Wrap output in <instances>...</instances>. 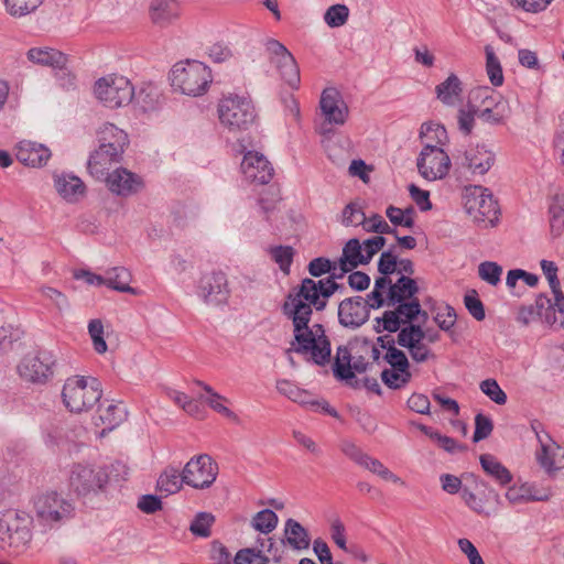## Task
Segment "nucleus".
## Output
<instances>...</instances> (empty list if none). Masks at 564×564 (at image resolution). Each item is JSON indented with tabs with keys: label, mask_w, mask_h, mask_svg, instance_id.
<instances>
[{
	"label": "nucleus",
	"mask_w": 564,
	"mask_h": 564,
	"mask_svg": "<svg viewBox=\"0 0 564 564\" xmlns=\"http://www.w3.org/2000/svg\"><path fill=\"white\" fill-rule=\"evenodd\" d=\"M362 228L367 232H376L380 235H397V229L391 227L379 214H373L366 221Z\"/></svg>",
	"instance_id": "6e6d98bb"
},
{
	"label": "nucleus",
	"mask_w": 564,
	"mask_h": 564,
	"mask_svg": "<svg viewBox=\"0 0 564 564\" xmlns=\"http://www.w3.org/2000/svg\"><path fill=\"white\" fill-rule=\"evenodd\" d=\"M198 294L207 304L219 305L225 303L229 296L226 274L217 271L203 275L198 286Z\"/></svg>",
	"instance_id": "f3484780"
},
{
	"label": "nucleus",
	"mask_w": 564,
	"mask_h": 564,
	"mask_svg": "<svg viewBox=\"0 0 564 564\" xmlns=\"http://www.w3.org/2000/svg\"><path fill=\"white\" fill-rule=\"evenodd\" d=\"M479 462L484 471L500 486H507L512 481V474L494 455L482 454Z\"/></svg>",
	"instance_id": "e433bc0d"
},
{
	"label": "nucleus",
	"mask_w": 564,
	"mask_h": 564,
	"mask_svg": "<svg viewBox=\"0 0 564 564\" xmlns=\"http://www.w3.org/2000/svg\"><path fill=\"white\" fill-rule=\"evenodd\" d=\"M160 91L156 86L148 84L134 91L133 100L143 111H152L160 104Z\"/></svg>",
	"instance_id": "79ce46f5"
},
{
	"label": "nucleus",
	"mask_w": 564,
	"mask_h": 564,
	"mask_svg": "<svg viewBox=\"0 0 564 564\" xmlns=\"http://www.w3.org/2000/svg\"><path fill=\"white\" fill-rule=\"evenodd\" d=\"M343 265H347L350 269H356L359 265L367 264L365 260V253L362 252V246L357 238L349 239L344 248L341 257L338 259Z\"/></svg>",
	"instance_id": "a19ab883"
},
{
	"label": "nucleus",
	"mask_w": 564,
	"mask_h": 564,
	"mask_svg": "<svg viewBox=\"0 0 564 564\" xmlns=\"http://www.w3.org/2000/svg\"><path fill=\"white\" fill-rule=\"evenodd\" d=\"M170 79L172 86L182 94L197 97L207 91L213 77L210 69L204 63L186 61L173 66Z\"/></svg>",
	"instance_id": "423d86ee"
},
{
	"label": "nucleus",
	"mask_w": 564,
	"mask_h": 564,
	"mask_svg": "<svg viewBox=\"0 0 564 564\" xmlns=\"http://www.w3.org/2000/svg\"><path fill=\"white\" fill-rule=\"evenodd\" d=\"M480 390L495 403L502 405L507 402L506 392L499 387L495 379H486L480 383Z\"/></svg>",
	"instance_id": "680f3d73"
},
{
	"label": "nucleus",
	"mask_w": 564,
	"mask_h": 564,
	"mask_svg": "<svg viewBox=\"0 0 564 564\" xmlns=\"http://www.w3.org/2000/svg\"><path fill=\"white\" fill-rule=\"evenodd\" d=\"M319 107L325 121L329 124L343 126L348 117V107L334 88L322 93Z\"/></svg>",
	"instance_id": "4be33fe9"
},
{
	"label": "nucleus",
	"mask_w": 564,
	"mask_h": 564,
	"mask_svg": "<svg viewBox=\"0 0 564 564\" xmlns=\"http://www.w3.org/2000/svg\"><path fill=\"white\" fill-rule=\"evenodd\" d=\"M412 378L410 370L399 371L395 368H387L381 372L382 382L390 389H401L405 387Z\"/></svg>",
	"instance_id": "49530a36"
},
{
	"label": "nucleus",
	"mask_w": 564,
	"mask_h": 564,
	"mask_svg": "<svg viewBox=\"0 0 564 564\" xmlns=\"http://www.w3.org/2000/svg\"><path fill=\"white\" fill-rule=\"evenodd\" d=\"M106 181L109 189L121 196L134 194L142 187L141 177L123 167L108 174Z\"/></svg>",
	"instance_id": "5701e85b"
},
{
	"label": "nucleus",
	"mask_w": 564,
	"mask_h": 564,
	"mask_svg": "<svg viewBox=\"0 0 564 564\" xmlns=\"http://www.w3.org/2000/svg\"><path fill=\"white\" fill-rule=\"evenodd\" d=\"M486 69L490 83L494 86H501L503 84L502 67L494 50L490 46H486Z\"/></svg>",
	"instance_id": "8fccbe9b"
},
{
	"label": "nucleus",
	"mask_w": 564,
	"mask_h": 564,
	"mask_svg": "<svg viewBox=\"0 0 564 564\" xmlns=\"http://www.w3.org/2000/svg\"><path fill=\"white\" fill-rule=\"evenodd\" d=\"M57 193L68 202H76L85 193V185L75 175L62 174L55 177Z\"/></svg>",
	"instance_id": "c9c22d12"
},
{
	"label": "nucleus",
	"mask_w": 564,
	"mask_h": 564,
	"mask_svg": "<svg viewBox=\"0 0 564 564\" xmlns=\"http://www.w3.org/2000/svg\"><path fill=\"white\" fill-rule=\"evenodd\" d=\"M477 113L475 107L468 101L466 107L459 108L457 112V126L462 133L469 135L476 123Z\"/></svg>",
	"instance_id": "864d4df0"
},
{
	"label": "nucleus",
	"mask_w": 564,
	"mask_h": 564,
	"mask_svg": "<svg viewBox=\"0 0 564 564\" xmlns=\"http://www.w3.org/2000/svg\"><path fill=\"white\" fill-rule=\"evenodd\" d=\"M52 366V357L48 354H29L18 366V371L22 378L31 382H43L53 373Z\"/></svg>",
	"instance_id": "a211bd4d"
},
{
	"label": "nucleus",
	"mask_w": 564,
	"mask_h": 564,
	"mask_svg": "<svg viewBox=\"0 0 564 564\" xmlns=\"http://www.w3.org/2000/svg\"><path fill=\"white\" fill-rule=\"evenodd\" d=\"M477 118L490 126H499L509 117L510 109H475Z\"/></svg>",
	"instance_id": "4d7b16f0"
},
{
	"label": "nucleus",
	"mask_w": 564,
	"mask_h": 564,
	"mask_svg": "<svg viewBox=\"0 0 564 564\" xmlns=\"http://www.w3.org/2000/svg\"><path fill=\"white\" fill-rule=\"evenodd\" d=\"M273 260L279 264L281 271L290 272V265L293 261L294 251L292 247L279 246L271 249Z\"/></svg>",
	"instance_id": "e2e57ef3"
},
{
	"label": "nucleus",
	"mask_w": 564,
	"mask_h": 564,
	"mask_svg": "<svg viewBox=\"0 0 564 564\" xmlns=\"http://www.w3.org/2000/svg\"><path fill=\"white\" fill-rule=\"evenodd\" d=\"M28 57L30 61L41 65L52 66L64 72L67 57L62 52L50 47H33L29 50Z\"/></svg>",
	"instance_id": "f704fd0d"
},
{
	"label": "nucleus",
	"mask_w": 564,
	"mask_h": 564,
	"mask_svg": "<svg viewBox=\"0 0 564 564\" xmlns=\"http://www.w3.org/2000/svg\"><path fill=\"white\" fill-rule=\"evenodd\" d=\"M106 285L112 290L122 293L137 294V290L129 285L131 281L130 272L123 267H115L106 271Z\"/></svg>",
	"instance_id": "4c0bfd02"
},
{
	"label": "nucleus",
	"mask_w": 564,
	"mask_h": 564,
	"mask_svg": "<svg viewBox=\"0 0 564 564\" xmlns=\"http://www.w3.org/2000/svg\"><path fill=\"white\" fill-rule=\"evenodd\" d=\"M545 441L542 436H539L540 451L536 452V460L540 466L549 474L553 475L558 470L556 467V451H561L558 446L547 433H544Z\"/></svg>",
	"instance_id": "72a5a7b5"
},
{
	"label": "nucleus",
	"mask_w": 564,
	"mask_h": 564,
	"mask_svg": "<svg viewBox=\"0 0 564 564\" xmlns=\"http://www.w3.org/2000/svg\"><path fill=\"white\" fill-rule=\"evenodd\" d=\"M276 389L281 394L300 404L308 405L311 401L310 393L305 390L300 389L295 383H293L290 380H278Z\"/></svg>",
	"instance_id": "37998d69"
},
{
	"label": "nucleus",
	"mask_w": 564,
	"mask_h": 564,
	"mask_svg": "<svg viewBox=\"0 0 564 564\" xmlns=\"http://www.w3.org/2000/svg\"><path fill=\"white\" fill-rule=\"evenodd\" d=\"M464 207L471 220L482 227H494L498 221V203L488 188L474 186L464 195Z\"/></svg>",
	"instance_id": "6e6552de"
},
{
	"label": "nucleus",
	"mask_w": 564,
	"mask_h": 564,
	"mask_svg": "<svg viewBox=\"0 0 564 564\" xmlns=\"http://www.w3.org/2000/svg\"><path fill=\"white\" fill-rule=\"evenodd\" d=\"M435 93L442 104L454 107L462 99V82L455 74H451L444 82L435 87Z\"/></svg>",
	"instance_id": "473e14b6"
},
{
	"label": "nucleus",
	"mask_w": 564,
	"mask_h": 564,
	"mask_svg": "<svg viewBox=\"0 0 564 564\" xmlns=\"http://www.w3.org/2000/svg\"><path fill=\"white\" fill-rule=\"evenodd\" d=\"M340 288L332 280L314 281L305 278L300 288L286 296L282 305L283 314L292 321L296 328L304 327L305 322H311L313 308L323 311L328 299Z\"/></svg>",
	"instance_id": "f257e3e1"
},
{
	"label": "nucleus",
	"mask_w": 564,
	"mask_h": 564,
	"mask_svg": "<svg viewBox=\"0 0 564 564\" xmlns=\"http://www.w3.org/2000/svg\"><path fill=\"white\" fill-rule=\"evenodd\" d=\"M419 293V285L414 279L401 275L387 293V306H394L399 302L419 300L415 295Z\"/></svg>",
	"instance_id": "c756f323"
},
{
	"label": "nucleus",
	"mask_w": 564,
	"mask_h": 564,
	"mask_svg": "<svg viewBox=\"0 0 564 564\" xmlns=\"http://www.w3.org/2000/svg\"><path fill=\"white\" fill-rule=\"evenodd\" d=\"M351 361L352 355L348 347L339 346L336 351L333 372L338 380H345L352 388H359V380L355 378V373L351 371Z\"/></svg>",
	"instance_id": "7c9ffc66"
},
{
	"label": "nucleus",
	"mask_w": 564,
	"mask_h": 564,
	"mask_svg": "<svg viewBox=\"0 0 564 564\" xmlns=\"http://www.w3.org/2000/svg\"><path fill=\"white\" fill-rule=\"evenodd\" d=\"M425 339V330L421 325L411 324L403 327L397 338V343L409 349L411 358L416 362H425L434 355L431 349L423 343Z\"/></svg>",
	"instance_id": "dca6fc26"
},
{
	"label": "nucleus",
	"mask_w": 564,
	"mask_h": 564,
	"mask_svg": "<svg viewBox=\"0 0 564 564\" xmlns=\"http://www.w3.org/2000/svg\"><path fill=\"white\" fill-rule=\"evenodd\" d=\"M220 123L231 132L248 130L254 122L256 112L251 101L246 97L228 95L218 104Z\"/></svg>",
	"instance_id": "0eeeda50"
},
{
	"label": "nucleus",
	"mask_w": 564,
	"mask_h": 564,
	"mask_svg": "<svg viewBox=\"0 0 564 564\" xmlns=\"http://www.w3.org/2000/svg\"><path fill=\"white\" fill-rule=\"evenodd\" d=\"M127 410L121 403H109L106 408L100 406L98 409V420L105 425L102 433L106 430L112 431L120 425L127 419Z\"/></svg>",
	"instance_id": "58836bf2"
},
{
	"label": "nucleus",
	"mask_w": 564,
	"mask_h": 564,
	"mask_svg": "<svg viewBox=\"0 0 564 564\" xmlns=\"http://www.w3.org/2000/svg\"><path fill=\"white\" fill-rule=\"evenodd\" d=\"M414 214L415 210L412 206L405 208L404 210L390 205L386 209V215L394 226H403L406 228H412L414 226Z\"/></svg>",
	"instance_id": "de8ad7c7"
},
{
	"label": "nucleus",
	"mask_w": 564,
	"mask_h": 564,
	"mask_svg": "<svg viewBox=\"0 0 564 564\" xmlns=\"http://www.w3.org/2000/svg\"><path fill=\"white\" fill-rule=\"evenodd\" d=\"M218 466L207 454L191 458L183 469V480L195 489L209 488L216 480Z\"/></svg>",
	"instance_id": "ddd939ff"
},
{
	"label": "nucleus",
	"mask_w": 564,
	"mask_h": 564,
	"mask_svg": "<svg viewBox=\"0 0 564 564\" xmlns=\"http://www.w3.org/2000/svg\"><path fill=\"white\" fill-rule=\"evenodd\" d=\"M241 171L246 180L256 184H268L272 177L274 170L267 158L259 153L249 151L245 154L241 162Z\"/></svg>",
	"instance_id": "aec40b11"
},
{
	"label": "nucleus",
	"mask_w": 564,
	"mask_h": 564,
	"mask_svg": "<svg viewBox=\"0 0 564 564\" xmlns=\"http://www.w3.org/2000/svg\"><path fill=\"white\" fill-rule=\"evenodd\" d=\"M308 324L310 322H305L304 327L301 328L293 326L294 341L291 350L302 356H308L307 361L325 366L330 360V341L322 324H314L312 327Z\"/></svg>",
	"instance_id": "20e7f679"
},
{
	"label": "nucleus",
	"mask_w": 564,
	"mask_h": 564,
	"mask_svg": "<svg viewBox=\"0 0 564 564\" xmlns=\"http://www.w3.org/2000/svg\"><path fill=\"white\" fill-rule=\"evenodd\" d=\"M265 51L269 53L271 62L276 65L281 77L292 88H296L300 84V69L294 56L282 43L274 39L265 42Z\"/></svg>",
	"instance_id": "2eb2a0df"
},
{
	"label": "nucleus",
	"mask_w": 564,
	"mask_h": 564,
	"mask_svg": "<svg viewBox=\"0 0 564 564\" xmlns=\"http://www.w3.org/2000/svg\"><path fill=\"white\" fill-rule=\"evenodd\" d=\"M469 102L475 109H510L508 101L488 86L473 89L469 95Z\"/></svg>",
	"instance_id": "c85d7f7f"
},
{
	"label": "nucleus",
	"mask_w": 564,
	"mask_h": 564,
	"mask_svg": "<svg viewBox=\"0 0 564 564\" xmlns=\"http://www.w3.org/2000/svg\"><path fill=\"white\" fill-rule=\"evenodd\" d=\"M388 344V351L383 356V359L391 366V368H395L399 371L409 370L410 362L404 351L395 348L394 339H389Z\"/></svg>",
	"instance_id": "3c124183"
},
{
	"label": "nucleus",
	"mask_w": 564,
	"mask_h": 564,
	"mask_svg": "<svg viewBox=\"0 0 564 564\" xmlns=\"http://www.w3.org/2000/svg\"><path fill=\"white\" fill-rule=\"evenodd\" d=\"M3 2L10 15L21 18L34 12L43 0H3Z\"/></svg>",
	"instance_id": "a18cd8bd"
},
{
	"label": "nucleus",
	"mask_w": 564,
	"mask_h": 564,
	"mask_svg": "<svg viewBox=\"0 0 564 564\" xmlns=\"http://www.w3.org/2000/svg\"><path fill=\"white\" fill-rule=\"evenodd\" d=\"M422 313L419 300L399 302L394 305V310L386 311L381 317L375 319L373 326L376 333L383 330L389 333L400 332L402 325H411L413 321Z\"/></svg>",
	"instance_id": "9b49d317"
},
{
	"label": "nucleus",
	"mask_w": 564,
	"mask_h": 564,
	"mask_svg": "<svg viewBox=\"0 0 564 564\" xmlns=\"http://www.w3.org/2000/svg\"><path fill=\"white\" fill-rule=\"evenodd\" d=\"M101 397V383L94 377H69L62 390L63 403L73 413L89 411Z\"/></svg>",
	"instance_id": "39448f33"
},
{
	"label": "nucleus",
	"mask_w": 564,
	"mask_h": 564,
	"mask_svg": "<svg viewBox=\"0 0 564 564\" xmlns=\"http://www.w3.org/2000/svg\"><path fill=\"white\" fill-rule=\"evenodd\" d=\"M32 541V531L25 517L19 512L7 513L0 518V546L10 553L20 554Z\"/></svg>",
	"instance_id": "1a4fd4ad"
},
{
	"label": "nucleus",
	"mask_w": 564,
	"mask_h": 564,
	"mask_svg": "<svg viewBox=\"0 0 564 564\" xmlns=\"http://www.w3.org/2000/svg\"><path fill=\"white\" fill-rule=\"evenodd\" d=\"M464 303L469 312V314L476 319V321H484L486 317L485 306L482 302L479 300L478 294L475 290H473L470 293L466 294L464 297Z\"/></svg>",
	"instance_id": "0e129e2a"
},
{
	"label": "nucleus",
	"mask_w": 564,
	"mask_h": 564,
	"mask_svg": "<svg viewBox=\"0 0 564 564\" xmlns=\"http://www.w3.org/2000/svg\"><path fill=\"white\" fill-rule=\"evenodd\" d=\"M494 430V424L490 417L484 415L482 413H478L475 416V432L473 435V441L475 443L487 438Z\"/></svg>",
	"instance_id": "69168bd1"
},
{
	"label": "nucleus",
	"mask_w": 564,
	"mask_h": 564,
	"mask_svg": "<svg viewBox=\"0 0 564 564\" xmlns=\"http://www.w3.org/2000/svg\"><path fill=\"white\" fill-rule=\"evenodd\" d=\"M281 544L293 551L302 552L310 547L311 538L307 530L296 520L290 518L285 521Z\"/></svg>",
	"instance_id": "bb28decb"
},
{
	"label": "nucleus",
	"mask_w": 564,
	"mask_h": 564,
	"mask_svg": "<svg viewBox=\"0 0 564 564\" xmlns=\"http://www.w3.org/2000/svg\"><path fill=\"white\" fill-rule=\"evenodd\" d=\"M370 316V311L361 296L343 300L338 306V319L344 327L356 329L364 325Z\"/></svg>",
	"instance_id": "6ab92c4d"
},
{
	"label": "nucleus",
	"mask_w": 564,
	"mask_h": 564,
	"mask_svg": "<svg viewBox=\"0 0 564 564\" xmlns=\"http://www.w3.org/2000/svg\"><path fill=\"white\" fill-rule=\"evenodd\" d=\"M215 522V516L210 512H198L189 525V531L200 538H208L212 534L210 528Z\"/></svg>",
	"instance_id": "09e8293b"
},
{
	"label": "nucleus",
	"mask_w": 564,
	"mask_h": 564,
	"mask_svg": "<svg viewBox=\"0 0 564 564\" xmlns=\"http://www.w3.org/2000/svg\"><path fill=\"white\" fill-rule=\"evenodd\" d=\"M108 482V473L86 464H74L70 469L69 485L78 496L96 494Z\"/></svg>",
	"instance_id": "f8f14e48"
},
{
	"label": "nucleus",
	"mask_w": 564,
	"mask_h": 564,
	"mask_svg": "<svg viewBox=\"0 0 564 564\" xmlns=\"http://www.w3.org/2000/svg\"><path fill=\"white\" fill-rule=\"evenodd\" d=\"M550 227L554 237H558L564 230V207L560 204L550 206Z\"/></svg>",
	"instance_id": "338daca9"
},
{
	"label": "nucleus",
	"mask_w": 564,
	"mask_h": 564,
	"mask_svg": "<svg viewBox=\"0 0 564 564\" xmlns=\"http://www.w3.org/2000/svg\"><path fill=\"white\" fill-rule=\"evenodd\" d=\"M420 137L436 141V144L427 142L417 158L416 166L420 175L427 181L444 178L451 167L449 156L440 147L447 138L445 128L434 122L423 123Z\"/></svg>",
	"instance_id": "f03ea898"
},
{
	"label": "nucleus",
	"mask_w": 564,
	"mask_h": 564,
	"mask_svg": "<svg viewBox=\"0 0 564 564\" xmlns=\"http://www.w3.org/2000/svg\"><path fill=\"white\" fill-rule=\"evenodd\" d=\"M494 163L495 153L484 144H476L466 149L460 165L474 175H485Z\"/></svg>",
	"instance_id": "412c9836"
},
{
	"label": "nucleus",
	"mask_w": 564,
	"mask_h": 564,
	"mask_svg": "<svg viewBox=\"0 0 564 564\" xmlns=\"http://www.w3.org/2000/svg\"><path fill=\"white\" fill-rule=\"evenodd\" d=\"M502 268L492 261L481 262L478 267V274L481 280L491 285H497L500 282Z\"/></svg>",
	"instance_id": "bf43d9fd"
},
{
	"label": "nucleus",
	"mask_w": 564,
	"mask_h": 564,
	"mask_svg": "<svg viewBox=\"0 0 564 564\" xmlns=\"http://www.w3.org/2000/svg\"><path fill=\"white\" fill-rule=\"evenodd\" d=\"M270 556L274 563H281L284 557V545H278L273 538L258 539L254 546L240 549L235 557V564H269Z\"/></svg>",
	"instance_id": "4468645a"
},
{
	"label": "nucleus",
	"mask_w": 564,
	"mask_h": 564,
	"mask_svg": "<svg viewBox=\"0 0 564 564\" xmlns=\"http://www.w3.org/2000/svg\"><path fill=\"white\" fill-rule=\"evenodd\" d=\"M278 522L279 518L273 510L263 509L253 516L251 524L254 530L269 534L276 528Z\"/></svg>",
	"instance_id": "c03bdc74"
},
{
	"label": "nucleus",
	"mask_w": 564,
	"mask_h": 564,
	"mask_svg": "<svg viewBox=\"0 0 564 564\" xmlns=\"http://www.w3.org/2000/svg\"><path fill=\"white\" fill-rule=\"evenodd\" d=\"M88 333L93 340L94 349L98 354L107 351V344L104 338V325L100 319H91L88 324Z\"/></svg>",
	"instance_id": "052dcab7"
},
{
	"label": "nucleus",
	"mask_w": 564,
	"mask_h": 564,
	"mask_svg": "<svg viewBox=\"0 0 564 564\" xmlns=\"http://www.w3.org/2000/svg\"><path fill=\"white\" fill-rule=\"evenodd\" d=\"M549 487H540L535 482H523L508 488L506 498L516 505L528 501H547L551 497Z\"/></svg>",
	"instance_id": "b1692460"
},
{
	"label": "nucleus",
	"mask_w": 564,
	"mask_h": 564,
	"mask_svg": "<svg viewBox=\"0 0 564 564\" xmlns=\"http://www.w3.org/2000/svg\"><path fill=\"white\" fill-rule=\"evenodd\" d=\"M348 15L349 10L345 4H334L326 10L324 21L330 28H339L347 22Z\"/></svg>",
	"instance_id": "5fc2aeb1"
},
{
	"label": "nucleus",
	"mask_w": 564,
	"mask_h": 564,
	"mask_svg": "<svg viewBox=\"0 0 564 564\" xmlns=\"http://www.w3.org/2000/svg\"><path fill=\"white\" fill-rule=\"evenodd\" d=\"M545 322L556 328H564V293L554 294L553 311L545 316Z\"/></svg>",
	"instance_id": "13d9d810"
},
{
	"label": "nucleus",
	"mask_w": 564,
	"mask_h": 564,
	"mask_svg": "<svg viewBox=\"0 0 564 564\" xmlns=\"http://www.w3.org/2000/svg\"><path fill=\"white\" fill-rule=\"evenodd\" d=\"M99 145L122 155L129 143L128 134L112 123H105L99 130Z\"/></svg>",
	"instance_id": "cd10ccee"
},
{
	"label": "nucleus",
	"mask_w": 564,
	"mask_h": 564,
	"mask_svg": "<svg viewBox=\"0 0 564 564\" xmlns=\"http://www.w3.org/2000/svg\"><path fill=\"white\" fill-rule=\"evenodd\" d=\"M96 97L109 108L129 105L134 97V88L124 76L109 75L99 78L94 88Z\"/></svg>",
	"instance_id": "9d476101"
},
{
	"label": "nucleus",
	"mask_w": 564,
	"mask_h": 564,
	"mask_svg": "<svg viewBox=\"0 0 564 564\" xmlns=\"http://www.w3.org/2000/svg\"><path fill=\"white\" fill-rule=\"evenodd\" d=\"M149 12L155 25L166 28L178 20L181 8L176 0H152Z\"/></svg>",
	"instance_id": "393cba45"
},
{
	"label": "nucleus",
	"mask_w": 564,
	"mask_h": 564,
	"mask_svg": "<svg viewBox=\"0 0 564 564\" xmlns=\"http://www.w3.org/2000/svg\"><path fill=\"white\" fill-rule=\"evenodd\" d=\"M33 520L44 531L58 530L76 516L73 499L56 490H46L32 498Z\"/></svg>",
	"instance_id": "7ed1b4c3"
},
{
	"label": "nucleus",
	"mask_w": 564,
	"mask_h": 564,
	"mask_svg": "<svg viewBox=\"0 0 564 564\" xmlns=\"http://www.w3.org/2000/svg\"><path fill=\"white\" fill-rule=\"evenodd\" d=\"M112 152L113 151L99 145V148L90 154L88 170L94 177L102 178L111 164L118 163L121 160L122 155H112Z\"/></svg>",
	"instance_id": "2f4dec72"
},
{
	"label": "nucleus",
	"mask_w": 564,
	"mask_h": 564,
	"mask_svg": "<svg viewBox=\"0 0 564 564\" xmlns=\"http://www.w3.org/2000/svg\"><path fill=\"white\" fill-rule=\"evenodd\" d=\"M434 321L442 330L448 332L455 325L456 312L452 306L445 305L436 313Z\"/></svg>",
	"instance_id": "774afa93"
},
{
	"label": "nucleus",
	"mask_w": 564,
	"mask_h": 564,
	"mask_svg": "<svg viewBox=\"0 0 564 564\" xmlns=\"http://www.w3.org/2000/svg\"><path fill=\"white\" fill-rule=\"evenodd\" d=\"M17 159L26 166L40 167L51 158V151L43 144L31 141H21L17 149Z\"/></svg>",
	"instance_id": "a878e982"
},
{
	"label": "nucleus",
	"mask_w": 564,
	"mask_h": 564,
	"mask_svg": "<svg viewBox=\"0 0 564 564\" xmlns=\"http://www.w3.org/2000/svg\"><path fill=\"white\" fill-rule=\"evenodd\" d=\"M183 484H185L183 480V471L180 473L175 467H166L161 473L156 481V487L161 492L172 495L178 492Z\"/></svg>",
	"instance_id": "ea45409f"
},
{
	"label": "nucleus",
	"mask_w": 564,
	"mask_h": 564,
	"mask_svg": "<svg viewBox=\"0 0 564 564\" xmlns=\"http://www.w3.org/2000/svg\"><path fill=\"white\" fill-rule=\"evenodd\" d=\"M365 221L366 215L359 203L351 202L343 209L341 224L344 226H364Z\"/></svg>",
	"instance_id": "603ef678"
}]
</instances>
